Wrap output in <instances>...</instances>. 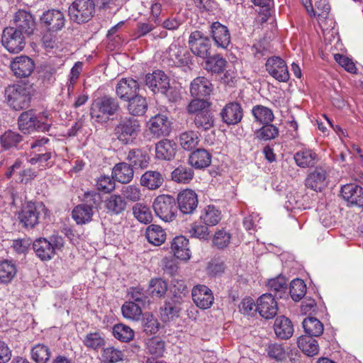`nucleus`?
I'll return each mask as SVG.
<instances>
[{"mask_svg":"<svg viewBox=\"0 0 363 363\" xmlns=\"http://www.w3.org/2000/svg\"><path fill=\"white\" fill-rule=\"evenodd\" d=\"M189 46L191 52L199 57L205 59L211 54V43L208 36L204 35L201 31L192 32L189 38Z\"/></svg>","mask_w":363,"mask_h":363,"instance_id":"9","label":"nucleus"},{"mask_svg":"<svg viewBox=\"0 0 363 363\" xmlns=\"http://www.w3.org/2000/svg\"><path fill=\"white\" fill-rule=\"evenodd\" d=\"M153 208L156 215L166 222L172 221L177 211L176 201L169 195L158 196L154 201Z\"/></svg>","mask_w":363,"mask_h":363,"instance_id":"7","label":"nucleus"},{"mask_svg":"<svg viewBox=\"0 0 363 363\" xmlns=\"http://www.w3.org/2000/svg\"><path fill=\"white\" fill-rule=\"evenodd\" d=\"M18 125L19 129L24 133H30L35 130L46 132L51 126L50 123L38 119L32 110L24 111L20 115Z\"/></svg>","mask_w":363,"mask_h":363,"instance_id":"8","label":"nucleus"},{"mask_svg":"<svg viewBox=\"0 0 363 363\" xmlns=\"http://www.w3.org/2000/svg\"><path fill=\"white\" fill-rule=\"evenodd\" d=\"M122 197L128 201L138 202L141 200L143 194L138 185L123 186L121 189Z\"/></svg>","mask_w":363,"mask_h":363,"instance_id":"54","label":"nucleus"},{"mask_svg":"<svg viewBox=\"0 0 363 363\" xmlns=\"http://www.w3.org/2000/svg\"><path fill=\"white\" fill-rule=\"evenodd\" d=\"M82 342L86 347L94 351H97L102 348L106 344L104 337L99 332H91L87 333L84 337Z\"/></svg>","mask_w":363,"mask_h":363,"instance_id":"39","label":"nucleus"},{"mask_svg":"<svg viewBox=\"0 0 363 363\" xmlns=\"http://www.w3.org/2000/svg\"><path fill=\"white\" fill-rule=\"evenodd\" d=\"M146 238L154 245H161L166 240V233L162 227L152 224L146 229Z\"/></svg>","mask_w":363,"mask_h":363,"instance_id":"37","label":"nucleus"},{"mask_svg":"<svg viewBox=\"0 0 363 363\" xmlns=\"http://www.w3.org/2000/svg\"><path fill=\"white\" fill-rule=\"evenodd\" d=\"M178 208L184 214H191L198 206L196 194L191 189H185L177 196Z\"/></svg>","mask_w":363,"mask_h":363,"instance_id":"22","label":"nucleus"},{"mask_svg":"<svg viewBox=\"0 0 363 363\" xmlns=\"http://www.w3.org/2000/svg\"><path fill=\"white\" fill-rule=\"evenodd\" d=\"M48 209L41 202H28L18 213V218L24 228H33L38 224L40 217L47 216Z\"/></svg>","mask_w":363,"mask_h":363,"instance_id":"4","label":"nucleus"},{"mask_svg":"<svg viewBox=\"0 0 363 363\" xmlns=\"http://www.w3.org/2000/svg\"><path fill=\"white\" fill-rule=\"evenodd\" d=\"M125 160L132 167L145 169L150 163V156L142 149L130 150L126 155Z\"/></svg>","mask_w":363,"mask_h":363,"instance_id":"29","label":"nucleus"},{"mask_svg":"<svg viewBox=\"0 0 363 363\" xmlns=\"http://www.w3.org/2000/svg\"><path fill=\"white\" fill-rule=\"evenodd\" d=\"M194 177V171L191 167L180 165L172 172V179L177 183H189Z\"/></svg>","mask_w":363,"mask_h":363,"instance_id":"50","label":"nucleus"},{"mask_svg":"<svg viewBox=\"0 0 363 363\" xmlns=\"http://www.w3.org/2000/svg\"><path fill=\"white\" fill-rule=\"evenodd\" d=\"M147 128L155 138L167 136L170 133V123L165 116L161 114L152 117L147 122Z\"/></svg>","mask_w":363,"mask_h":363,"instance_id":"16","label":"nucleus"},{"mask_svg":"<svg viewBox=\"0 0 363 363\" xmlns=\"http://www.w3.org/2000/svg\"><path fill=\"white\" fill-rule=\"evenodd\" d=\"M118 102L110 97L104 96L95 99L91 106L90 115L96 121L101 122L113 115L118 109Z\"/></svg>","mask_w":363,"mask_h":363,"instance_id":"5","label":"nucleus"},{"mask_svg":"<svg viewBox=\"0 0 363 363\" xmlns=\"http://www.w3.org/2000/svg\"><path fill=\"white\" fill-rule=\"evenodd\" d=\"M171 248L177 258L182 260H187L190 258L189 240L185 237L177 236L174 238L172 242Z\"/></svg>","mask_w":363,"mask_h":363,"instance_id":"32","label":"nucleus"},{"mask_svg":"<svg viewBox=\"0 0 363 363\" xmlns=\"http://www.w3.org/2000/svg\"><path fill=\"white\" fill-rule=\"evenodd\" d=\"M134 177V170L126 162L116 164L112 169V177L115 181L122 184L130 183Z\"/></svg>","mask_w":363,"mask_h":363,"instance_id":"30","label":"nucleus"},{"mask_svg":"<svg viewBox=\"0 0 363 363\" xmlns=\"http://www.w3.org/2000/svg\"><path fill=\"white\" fill-rule=\"evenodd\" d=\"M206 69L213 73L223 72L226 67L227 61L221 56L217 55H210L206 58Z\"/></svg>","mask_w":363,"mask_h":363,"instance_id":"52","label":"nucleus"},{"mask_svg":"<svg viewBox=\"0 0 363 363\" xmlns=\"http://www.w3.org/2000/svg\"><path fill=\"white\" fill-rule=\"evenodd\" d=\"M14 29L26 36L31 35L35 28V22L33 16L24 11L19 10L14 16Z\"/></svg>","mask_w":363,"mask_h":363,"instance_id":"15","label":"nucleus"},{"mask_svg":"<svg viewBox=\"0 0 363 363\" xmlns=\"http://www.w3.org/2000/svg\"><path fill=\"white\" fill-rule=\"evenodd\" d=\"M195 126L201 130H208L214 126V116L211 111H202L194 118Z\"/></svg>","mask_w":363,"mask_h":363,"instance_id":"42","label":"nucleus"},{"mask_svg":"<svg viewBox=\"0 0 363 363\" xmlns=\"http://www.w3.org/2000/svg\"><path fill=\"white\" fill-rule=\"evenodd\" d=\"M289 292L292 299L295 301H300L306 292V285L300 279H294L290 284Z\"/></svg>","mask_w":363,"mask_h":363,"instance_id":"58","label":"nucleus"},{"mask_svg":"<svg viewBox=\"0 0 363 363\" xmlns=\"http://www.w3.org/2000/svg\"><path fill=\"white\" fill-rule=\"evenodd\" d=\"M230 238L231 236L228 233L224 230H219L215 234L213 242L218 248L222 249L229 245Z\"/></svg>","mask_w":363,"mask_h":363,"instance_id":"64","label":"nucleus"},{"mask_svg":"<svg viewBox=\"0 0 363 363\" xmlns=\"http://www.w3.org/2000/svg\"><path fill=\"white\" fill-rule=\"evenodd\" d=\"M143 89L139 82L133 78H123L116 86V91H121L125 89L135 90Z\"/></svg>","mask_w":363,"mask_h":363,"instance_id":"63","label":"nucleus"},{"mask_svg":"<svg viewBox=\"0 0 363 363\" xmlns=\"http://www.w3.org/2000/svg\"><path fill=\"white\" fill-rule=\"evenodd\" d=\"M50 348L43 343H38L30 349V357L35 363H48L51 357Z\"/></svg>","mask_w":363,"mask_h":363,"instance_id":"34","label":"nucleus"},{"mask_svg":"<svg viewBox=\"0 0 363 363\" xmlns=\"http://www.w3.org/2000/svg\"><path fill=\"white\" fill-rule=\"evenodd\" d=\"M17 272L16 266L11 261L0 262V281L8 284L14 278Z\"/></svg>","mask_w":363,"mask_h":363,"instance_id":"46","label":"nucleus"},{"mask_svg":"<svg viewBox=\"0 0 363 363\" xmlns=\"http://www.w3.org/2000/svg\"><path fill=\"white\" fill-rule=\"evenodd\" d=\"M167 291V284L162 279H152L150 281L148 291L152 297L161 298Z\"/></svg>","mask_w":363,"mask_h":363,"instance_id":"55","label":"nucleus"},{"mask_svg":"<svg viewBox=\"0 0 363 363\" xmlns=\"http://www.w3.org/2000/svg\"><path fill=\"white\" fill-rule=\"evenodd\" d=\"M177 145L175 143L164 139L155 145L156 157L159 160H171L176 154Z\"/></svg>","mask_w":363,"mask_h":363,"instance_id":"31","label":"nucleus"},{"mask_svg":"<svg viewBox=\"0 0 363 363\" xmlns=\"http://www.w3.org/2000/svg\"><path fill=\"white\" fill-rule=\"evenodd\" d=\"M133 213L135 218L142 223L147 224L152 220V214L150 208L140 203L133 206Z\"/></svg>","mask_w":363,"mask_h":363,"instance_id":"51","label":"nucleus"},{"mask_svg":"<svg viewBox=\"0 0 363 363\" xmlns=\"http://www.w3.org/2000/svg\"><path fill=\"white\" fill-rule=\"evenodd\" d=\"M255 135L260 140H269L279 135V129L272 124L266 123L255 133Z\"/></svg>","mask_w":363,"mask_h":363,"instance_id":"59","label":"nucleus"},{"mask_svg":"<svg viewBox=\"0 0 363 363\" xmlns=\"http://www.w3.org/2000/svg\"><path fill=\"white\" fill-rule=\"evenodd\" d=\"M189 161L196 169L206 168L211 164V155L204 149H197L189 155Z\"/></svg>","mask_w":363,"mask_h":363,"instance_id":"33","label":"nucleus"},{"mask_svg":"<svg viewBox=\"0 0 363 363\" xmlns=\"http://www.w3.org/2000/svg\"><path fill=\"white\" fill-rule=\"evenodd\" d=\"M140 128V121L133 116H121L114 128V134L122 144L129 145L135 142Z\"/></svg>","mask_w":363,"mask_h":363,"instance_id":"1","label":"nucleus"},{"mask_svg":"<svg viewBox=\"0 0 363 363\" xmlns=\"http://www.w3.org/2000/svg\"><path fill=\"white\" fill-rule=\"evenodd\" d=\"M199 142L198 135L196 132L190 130L181 134L179 143L182 147L186 150H191Z\"/></svg>","mask_w":363,"mask_h":363,"instance_id":"53","label":"nucleus"},{"mask_svg":"<svg viewBox=\"0 0 363 363\" xmlns=\"http://www.w3.org/2000/svg\"><path fill=\"white\" fill-rule=\"evenodd\" d=\"M144 331L147 334H155L159 329V323L157 320L150 313H145L142 320Z\"/></svg>","mask_w":363,"mask_h":363,"instance_id":"61","label":"nucleus"},{"mask_svg":"<svg viewBox=\"0 0 363 363\" xmlns=\"http://www.w3.org/2000/svg\"><path fill=\"white\" fill-rule=\"evenodd\" d=\"M268 357L277 362H281L286 359L289 353L283 344L271 343L266 348Z\"/></svg>","mask_w":363,"mask_h":363,"instance_id":"43","label":"nucleus"},{"mask_svg":"<svg viewBox=\"0 0 363 363\" xmlns=\"http://www.w3.org/2000/svg\"><path fill=\"white\" fill-rule=\"evenodd\" d=\"M191 296L195 304L200 308H209L214 301L211 290L205 285H197L192 289Z\"/></svg>","mask_w":363,"mask_h":363,"instance_id":"19","label":"nucleus"},{"mask_svg":"<svg viewBox=\"0 0 363 363\" xmlns=\"http://www.w3.org/2000/svg\"><path fill=\"white\" fill-rule=\"evenodd\" d=\"M64 246V240L61 236H52L50 239L40 238L33 243V249L38 257L43 261L51 259L56 250Z\"/></svg>","mask_w":363,"mask_h":363,"instance_id":"3","label":"nucleus"},{"mask_svg":"<svg viewBox=\"0 0 363 363\" xmlns=\"http://www.w3.org/2000/svg\"><path fill=\"white\" fill-rule=\"evenodd\" d=\"M298 347L306 355L312 357L318 352V345L313 337L302 335L297 340Z\"/></svg>","mask_w":363,"mask_h":363,"instance_id":"38","label":"nucleus"},{"mask_svg":"<svg viewBox=\"0 0 363 363\" xmlns=\"http://www.w3.org/2000/svg\"><path fill=\"white\" fill-rule=\"evenodd\" d=\"M268 73L279 82H285L289 79L287 65L279 57H272L265 63Z\"/></svg>","mask_w":363,"mask_h":363,"instance_id":"12","label":"nucleus"},{"mask_svg":"<svg viewBox=\"0 0 363 363\" xmlns=\"http://www.w3.org/2000/svg\"><path fill=\"white\" fill-rule=\"evenodd\" d=\"M118 96L122 100L128 102L127 108L131 116H143L147 110L145 97L137 92H125Z\"/></svg>","mask_w":363,"mask_h":363,"instance_id":"11","label":"nucleus"},{"mask_svg":"<svg viewBox=\"0 0 363 363\" xmlns=\"http://www.w3.org/2000/svg\"><path fill=\"white\" fill-rule=\"evenodd\" d=\"M201 219L206 225L213 226L219 223L221 219L220 211L214 206H207L203 211Z\"/></svg>","mask_w":363,"mask_h":363,"instance_id":"44","label":"nucleus"},{"mask_svg":"<svg viewBox=\"0 0 363 363\" xmlns=\"http://www.w3.org/2000/svg\"><path fill=\"white\" fill-rule=\"evenodd\" d=\"M96 186L99 190L109 193L116 188L115 180L109 176L102 175L96 181Z\"/></svg>","mask_w":363,"mask_h":363,"instance_id":"62","label":"nucleus"},{"mask_svg":"<svg viewBox=\"0 0 363 363\" xmlns=\"http://www.w3.org/2000/svg\"><path fill=\"white\" fill-rule=\"evenodd\" d=\"M252 114L256 121L262 123H269L274 119V114L271 109L263 106H256L252 109Z\"/></svg>","mask_w":363,"mask_h":363,"instance_id":"57","label":"nucleus"},{"mask_svg":"<svg viewBox=\"0 0 363 363\" xmlns=\"http://www.w3.org/2000/svg\"><path fill=\"white\" fill-rule=\"evenodd\" d=\"M306 187L315 191H320L328 185V175L322 167H316L305 180Z\"/></svg>","mask_w":363,"mask_h":363,"instance_id":"24","label":"nucleus"},{"mask_svg":"<svg viewBox=\"0 0 363 363\" xmlns=\"http://www.w3.org/2000/svg\"><path fill=\"white\" fill-rule=\"evenodd\" d=\"M220 116L224 123L228 125H236L240 123L242 118V108L238 103H228L221 110Z\"/></svg>","mask_w":363,"mask_h":363,"instance_id":"18","label":"nucleus"},{"mask_svg":"<svg viewBox=\"0 0 363 363\" xmlns=\"http://www.w3.org/2000/svg\"><path fill=\"white\" fill-rule=\"evenodd\" d=\"M122 313L127 319L138 320L142 315L141 306L134 301H126L122 306Z\"/></svg>","mask_w":363,"mask_h":363,"instance_id":"49","label":"nucleus"},{"mask_svg":"<svg viewBox=\"0 0 363 363\" xmlns=\"http://www.w3.org/2000/svg\"><path fill=\"white\" fill-rule=\"evenodd\" d=\"M180 310L179 303L173 301H165L164 305L160 309L161 318L164 322H169L179 316Z\"/></svg>","mask_w":363,"mask_h":363,"instance_id":"45","label":"nucleus"},{"mask_svg":"<svg viewBox=\"0 0 363 363\" xmlns=\"http://www.w3.org/2000/svg\"><path fill=\"white\" fill-rule=\"evenodd\" d=\"M212 104L210 101L209 94H206L204 98L195 97L188 105L187 110L191 114H197L199 112L208 111Z\"/></svg>","mask_w":363,"mask_h":363,"instance_id":"41","label":"nucleus"},{"mask_svg":"<svg viewBox=\"0 0 363 363\" xmlns=\"http://www.w3.org/2000/svg\"><path fill=\"white\" fill-rule=\"evenodd\" d=\"M145 85L152 91L155 89L167 91L169 88V79L167 74L162 70H155L152 73H148L145 78Z\"/></svg>","mask_w":363,"mask_h":363,"instance_id":"23","label":"nucleus"},{"mask_svg":"<svg viewBox=\"0 0 363 363\" xmlns=\"http://www.w3.org/2000/svg\"><path fill=\"white\" fill-rule=\"evenodd\" d=\"M113 335L119 341L128 342L133 339L135 333L129 326L120 323L113 326Z\"/></svg>","mask_w":363,"mask_h":363,"instance_id":"48","label":"nucleus"},{"mask_svg":"<svg viewBox=\"0 0 363 363\" xmlns=\"http://www.w3.org/2000/svg\"><path fill=\"white\" fill-rule=\"evenodd\" d=\"M10 67L16 77L26 78L29 77L33 72L35 63L29 57L21 55L12 60Z\"/></svg>","mask_w":363,"mask_h":363,"instance_id":"13","label":"nucleus"},{"mask_svg":"<svg viewBox=\"0 0 363 363\" xmlns=\"http://www.w3.org/2000/svg\"><path fill=\"white\" fill-rule=\"evenodd\" d=\"M302 325L306 335L318 337L323 333V325L316 318H306L303 320Z\"/></svg>","mask_w":363,"mask_h":363,"instance_id":"40","label":"nucleus"},{"mask_svg":"<svg viewBox=\"0 0 363 363\" xmlns=\"http://www.w3.org/2000/svg\"><path fill=\"white\" fill-rule=\"evenodd\" d=\"M296 164L302 168L313 166L318 161V156L311 150H303L294 155Z\"/></svg>","mask_w":363,"mask_h":363,"instance_id":"36","label":"nucleus"},{"mask_svg":"<svg viewBox=\"0 0 363 363\" xmlns=\"http://www.w3.org/2000/svg\"><path fill=\"white\" fill-rule=\"evenodd\" d=\"M128 295L133 301L138 303V304L144 306L150 303L149 296L147 295L146 291L140 287H132L130 289Z\"/></svg>","mask_w":363,"mask_h":363,"instance_id":"60","label":"nucleus"},{"mask_svg":"<svg viewBox=\"0 0 363 363\" xmlns=\"http://www.w3.org/2000/svg\"><path fill=\"white\" fill-rule=\"evenodd\" d=\"M340 194L351 206H363V188L355 184H347L341 188Z\"/></svg>","mask_w":363,"mask_h":363,"instance_id":"20","label":"nucleus"},{"mask_svg":"<svg viewBox=\"0 0 363 363\" xmlns=\"http://www.w3.org/2000/svg\"><path fill=\"white\" fill-rule=\"evenodd\" d=\"M140 183L149 190H156L162 186L164 177L157 170H148L142 174Z\"/></svg>","mask_w":363,"mask_h":363,"instance_id":"28","label":"nucleus"},{"mask_svg":"<svg viewBox=\"0 0 363 363\" xmlns=\"http://www.w3.org/2000/svg\"><path fill=\"white\" fill-rule=\"evenodd\" d=\"M0 141L2 147L9 150L18 147V145L23 141V136L17 132L8 130L1 136Z\"/></svg>","mask_w":363,"mask_h":363,"instance_id":"47","label":"nucleus"},{"mask_svg":"<svg viewBox=\"0 0 363 363\" xmlns=\"http://www.w3.org/2000/svg\"><path fill=\"white\" fill-rule=\"evenodd\" d=\"M6 99L11 108L20 111L29 107L31 96L30 92H9Z\"/></svg>","mask_w":363,"mask_h":363,"instance_id":"26","label":"nucleus"},{"mask_svg":"<svg viewBox=\"0 0 363 363\" xmlns=\"http://www.w3.org/2000/svg\"><path fill=\"white\" fill-rule=\"evenodd\" d=\"M85 203L77 206L72 211V218L77 224H85L91 220L93 208L98 206L101 201L99 194L89 191L84 194Z\"/></svg>","mask_w":363,"mask_h":363,"instance_id":"2","label":"nucleus"},{"mask_svg":"<svg viewBox=\"0 0 363 363\" xmlns=\"http://www.w3.org/2000/svg\"><path fill=\"white\" fill-rule=\"evenodd\" d=\"M123 358V353L113 347H107L103 349L101 359L104 363H116Z\"/></svg>","mask_w":363,"mask_h":363,"instance_id":"56","label":"nucleus"},{"mask_svg":"<svg viewBox=\"0 0 363 363\" xmlns=\"http://www.w3.org/2000/svg\"><path fill=\"white\" fill-rule=\"evenodd\" d=\"M95 12V4L92 0H75L68 9L70 19L77 23L90 21Z\"/></svg>","mask_w":363,"mask_h":363,"instance_id":"6","label":"nucleus"},{"mask_svg":"<svg viewBox=\"0 0 363 363\" xmlns=\"http://www.w3.org/2000/svg\"><path fill=\"white\" fill-rule=\"evenodd\" d=\"M169 65L182 67L188 65L191 61L190 55L179 45L172 43L167 50Z\"/></svg>","mask_w":363,"mask_h":363,"instance_id":"21","label":"nucleus"},{"mask_svg":"<svg viewBox=\"0 0 363 363\" xmlns=\"http://www.w3.org/2000/svg\"><path fill=\"white\" fill-rule=\"evenodd\" d=\"M40 20L50 31H58L64 28L66 19L64 13L57 9L48 10L43 13Z\"/></svg>","mask_w":363,"mask_h":363,"instance_id":"17","label":"nucleus"},{"mask_svg":"<svg viewBox=\"0 0 363 363\" xmlns=\"http://www.w3.org/2000/svg\"><path fill=\"white\" fill-rule=\"evenodd\" d=\"M25 37L26 35L15 30L14 27H7L3 31L1 43L9 52H19L25 47Z\"/></svg>","mask_w":363,"mask_h":363,"instance_id":"10","label":"nucleus"},{"mask_svg":"<svg viewBox=\"0 0 363 363\" xmlns=\"http://www.w3.org/2000/svg\"><path fill=\"white\" fill-rule=\"evenodd\" d=\"M274 330L279 339L288 340L293 335L294 325L289 318L281 315L274 320Z\"/></svg>","mask_w":363,"mask_h":363,"instance_id":"27","label":"nucleus"},{"mask_svg":"<svg viewBox=\"0 0 363 363\" xmlns=\"http://www.w3.org/2000/svg\"><path fill=\"white\" fill-rule=\"evenodd\" d=\"M127 203L121 195L112 194L105 201V206L108 213L118 215L126 208Z\"/></svg>","mask_w":363,"mask_h":363,"instance_id":"35","label":"nucleus"},{"mask_svg":"<svg viewBox=\"0 0 363 363\" xmlns=\"http://www.w3.org/2000/svg\"><path fill=\"white\" fill-rule=\"evenodd\" d=\"M255 311L265 319H272L277 313L278 306L274 297L271 294H262L257 301Z\"/></svg>","mask_w":363,"mask_h":363,"instance_id":"14","label":"nucleus"},{"mask_svg":"<svg viewBox=\"0 0 363 363\" xmlns=\"http://www.w3.org/2000/svg\"><path fill=\"white\" fill-rule=\"evenodd\" d=\"M211 28L215 44L219 48H227L230 43V35L228 28L219 22H214Z\"/></svg>","mask_w":363,"mask_h":363,"instance_id":"25","label":"nucleus"}]
</instances>
